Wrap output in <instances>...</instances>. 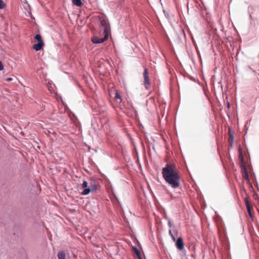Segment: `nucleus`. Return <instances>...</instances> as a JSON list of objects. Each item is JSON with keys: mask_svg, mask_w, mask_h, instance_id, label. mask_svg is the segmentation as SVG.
<instances>
[{"mask_svg": "<svg viewBox=\"0 0 259 259\" xmlns=\"http://www.w3.org/2000/svg\"><path fill=\"white\" fill-rule=\"evenodd\" d=\"M163 179L173 188H177L180 185V171L176 164L168 163L162 168Z\"/></svg>", "mask_w": 259, "mask_h": 259, "instance_id": "1", "label": "nucleus"}, {"mask_svg": "<svg viewBox=\"0 0 259 259\" xmlns=\"http://www.w3.org/2000/svg\"><path fill=\"white\" fill-rule=\"evenodd\" d=\"M108 38V33L106 32V33L104 34V36L103 38H100L97 36H94L92 38L91 40L94 44H100L106 40Z\"/></svg>", "mask_w": 259, "mask_h": 259, "instance_id": "2", "label": "nucleus"}, {"mask_svg": "<svg viewBox=\"0 0 259 259\" xmlns=\"http://www.w3.org/2000/svg\"><path fill=\"white\" fill-rule=\"evenodd\" d=\"M149 73H148V70L147 68H145L144 72V83L145 85V88L147 90H148L150 87V79L148 76Z\"/></svg>", "mask_w": 259, "mask_h": 259, "instance_id": "3", "label": "nucleus"}, {"mask_svg": "<svg viewBox=\"0 0 259 259\" xmlns=\"http://www.w3.org/2000/svg\"><path fill=\"white\" fill-rule=\"evenodd\" d=\"M176 245L177 248L180 250H183L184 249V243L182 237H179L177 239Z\"/></svg>", "mask_w": 259, "mask_h": 259, "instance_id": "4", "label": "nucleus"}, {"mask_svg": "<svg viewBox=\"0 0 259 259\" xmlns=\"http://www.w3.org/2000/svg\"><path fill=\"white\" fill-rule=\"evenodd\" d=\"M245 204H246V208H247V210L248 213L250 218L251 219V220H253V213H252V206L250 205L248 200L247 199H246L245 200Z\"/></svg>", "mask_w": 259, "mask_h": 259, "instance_id": "5", "label": "nucleus"}, {"mask_svg": "<svg viewBox=\"0 0 259 259\" xmlns=\"http://www.w3.org/2000/svg\"><path fill=\"white\" fill-rule=\"evenodd\" d=\"M238 151H239V166H240V167L241 169V172L242 173V172H243V155H242V149H241V148L240 146L239 147Z\"/></svg>", "mask_w": 259, "mask_h": 259, "instance_id": "6", "label": "nucleus"}, {"mask_svg": "<svg viewBox=\"0 0 259 259\" xmlns=\"http://www.w3.org/2000/svg\"><path fill=\"white\" fill-rule=\"evenodd\" d=\"M97 189L96 185H92L89 188L84 189L82 194L83 195H87L89 194L91 191H94Z\"/></svg>", "mask_w": 259, "mask_h": 259, "instance_id": "7", "label": "nucleus"}, {"mask_svg": "<svg viewBox=\"0 0 259 259\" xmlns=\"http://www.w3.org/2000/svg\"><path fill=\"white\" fill-rule=\"evenodd\" d=\"M44 46V41L38 42L37 44H35L33 46V49L35 51L40 50Z\"/></svg>", "mask_w": 259, "mask_h": 259, "instance_id": "8", "label": "nucleus"}, {"mask_svg": "<svg viewBox=\"0 0 259 259\" xmlns=\"http://www.w3.org/2000/svg\"><path fill=\"white\" fill-rule=\"evenodd\" d=\"M101 24L104 27V34H105L106 32L108 33V27L106 21L105 20H101Z\"/></svg>", "mask_w": 259, "mask_h": 259, "instance_id": "9", "label": "nucleus"}, {"mask_svg": "<svg viewBox=\"0 0 259 259\" xmlns=\"http://www.w3.org/2000/svg\"><path fill=\"white\" fill-rule=\"evenodd\" d=\"M229 138L228 139V141H229L230 147L232 148L233 145V136L231 133L230 130H229Z\"/></svg>", "mask_w": 259, "mask_h": 259, "instance_id": "10", "label": "nucleus"}, {"mask_svg": "<svg viewBox=\"0 0 259 259\" xmlns=\"http://www.w3.org/2000/svg\"><path fill=\"white\" fill-rule=\"evenodd\" d=\"M72 2L74 5L77 7H80L82 5L81 0H72Z\"/></svg>", "mask_w": 259, "mask_h": 259, "instance_id": "11", "label": "nucleus"}, {"mask_svg": "<svg viewBox=\"0 0 259 259\" xmlns=\"http://www.w3.org/2000/svg\"><path fill=\"white\" fill-rule=\"evenodd\" d=\"M58 256L59 259H66V255L64 251H59L58 254Z\"/></svg>", "mask_w": 259, "mask_h": 259, "instance_id": "12", "label": "nucleus"}, {"mask_svg": "<svg viewBox=\"0 0 259 259\" xmlns=\"http://www.w3.org/2000/svg\"><path fill=\"white\" fill-rule=\"evenodd\" d=\"M134 250L138 259H142L140 250L136 247L134 248Z\"/></svg>", "mask_w": 259, "mask_h": 259, "instance_id": "13", "label": "nucleus"}, {"mask_svg": "<svg viewBox=\"0 0 259 259\" xmlns=\"http://www.w3.org/2000/svg\"><path fill=\"white\" fill-rule=\"evenodd\" d=\"M243 174H244V180L245 179V180H247V181H248L249 180L248 175V174H247V172L246 168V167H245L244 164V172H243Z\"/></svg>", "mask_w": 259, "mask_h": 259, "instance_id": "14", "label": "nucleus"}, {"mask_svg": "<svg viewBox=\"0 0 259 259\" xmlns=\"http://www.w3.org/2000/svg\"><path fill=\"white\" fill-rule=\"evenodd\" d=\"M34 38L38 41V42L43 41L40 35L39 34L35 35Z\"/></svg>", "mask_w": 259, "mask_h": 259, "instance_id": "15", "label": "nucleus"}, {"mask_svg": "<svg viewBox=\"0 0 259 259\" xmlns=\"http://www.w3.org/2000/svg\"><path fill=\"white\" fill-rule=\"evenodd\" d=\"M115 98L116 99H119L120 101V102H121L122 101V99H121V96L120 94L119 93H118V92H116V93H115Z\"/></svg>", "mask_w": 259, "mask_h": 259, "instance_id": "16", "label": "nucleus"}, {"mask_svg": "<svg viewBox=\"0 0 259 259\" xmlns=\"http://www.w3.org/2000/svg\"><path fill=\"white\" fill-rule=\"evenodd\" d=\"M6 7V4L3 0H0V9H4Z\"/></svg>", "mask_w": 259, "mask_h": 259, "instance_id": "17", "label": "nucleus"}, {"mask_svg": "<svg viewBox=\"0 0 259 259\" xmlns=\"http://www.w3.org/2000/svg\"><path fill=\"white\" fill-rule=\"evenodd\" d=\"M169 235L170 236L172 240L174 241H176V238L174 236V235L172 234V232L170 230H169Z\"/></svg>", "mask_w": 259, "mask_h": 259, "instance_id": "18", "label": "nucleus"}, {"mask_svg": "<svg viewBox=\"0 0 259 259\" xmlns=\"http://www.w3.org/2000/svg\"><path fill=\"white\" fill-rule=\"evenodd\" d=\"M88 187V183L86 181H84L82 184V187L83 188L86 189V188Z\"/></svg>", "mask_w": 259, "mask_h": 259, "instance_id": "19", "label": "nucleus"}, {"mask_svg": "<svg viewBox=\"0 0 259 259\" xmlns=\"http://www.w3.org/2000/svg\"><path fill=\"white\" fill-rule=\"evenodd\" d=\"M4 68V66H3V65L2 63V62L0 61V70H3Z\"/></svg>", "mask_w": 259, "mask_h": 259, "instance_id": "20", "label": "nucleus"}, {"mask_svg": "<svg viewBox=\"0 0 259 259\" xmlns=\"http://www.w3.org/2000/svg\"><path fill=\"white\" fill-rule=\"evenodd\" d=\"M6 80L7 81H11V80H12V78H8L6 79Z\"/></svg>", "mask_w": 259, "mask_h": 259, "instance_id": "21", "label": "nucleus"}, {"mask_svg": "<svg viewBox=\"0 0 259 259\" xmlns=\"http://www.w3.org/2000/svg\"><path fill=\"white\" fill-rule=\"evenodd\" d=\"M229 105H230V104H229V103H228V106L229 107Z\"/></svg>", "mask_w": 259, "mask_h": 259, "instance_id": "22", "label": "nucleus"}]
</instances>
